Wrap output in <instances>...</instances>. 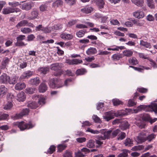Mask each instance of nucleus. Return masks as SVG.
<instances>
[{"label":"nucleus","mask_w":157,"mask_h":157,"mask_svg":"<svg viewBox=\"0 0 157 157\" xmlns=\"http://www.w3.org/2000/svg\"><path fill=\"white\" fill-rule=\"evenodd\" d=\"M147 132L144 131L141 132L137 137V142L141 144L146 141V136Z\"/></svg>","instance_id":"0eeeda50"},{"label":"nucleus","mask_w":157,"mask_h":157,"mask_svg":"<svg viewBox=\"0 0 157 157\" xmlns=\"http://www.w3.org/2000/svg\"><path fill=\"white\" fill-rule=\"evenodd\" d=\"M3 108L6 110L10 109L13 106V104L11 102H8L4 105Z\"/></svg>","instance_id":"49530a36"},{"label":"nucleus","mask_w":157,"mask_h":157,"mask_svg":"<svg viewBox=\"0 0 157 157\" xmlns=\"http://www.w3.org/2000/svg\"><path fill=\"white\" fill-rule=\"evenodd\" d=\"M144 149V146L143 145L135 146L133 147L131 149L132 151H140Z\"/></svg>","instance_id":"4c0bfd02"},{"label":"nucleus","mask_w":157,"mask_h":157,"mask_svg":"<svg viewBox=\"0 0 157 157\" xmlns=\"http://www.w3.org/2000/svg\"><path fill=\"white\" fill-rule=\"evenodd\" d=\"M91 9L92 8L91 7H85L81 9V11L83 13H89L91 12Z\"/></svg>","instance_id":"37998d69"},{"label":"nucleus","mask_w":157,"mask_h":157,"mask_svg":"<svg viewBox=\"0 0 157 157\" xmlns=\"http://www.w3.org/2000/svg\"><path fill=\"white\" fill-rule=\"evenodd\" d=\"M26 95L23 91L18 93L17 95V100L19 101H24L25 99Z\"/></svg>","instance_id":"4468645a"},{"label":"nucleus","mask_w":157,"mask_h":157,"mask_svg":"<svg viewBox=\"0 0 157 157\" xmlns=\"http://www.w3.org/2000/svg\"><path fill=\"white\" fill-rule=\"evenodd\" d=\"M128 150L124 149L123 150L122 153L118 155V157H127L128 156Z\"/></svg>","instance_id":"3c124183"},{"label":"nucleus","mask_w":157,"mask_h":157,"mask_svg":"<svg viewBox=\"0 0 157 157\" xmlns=\"http://www.w3.org/2000/svg\"><path fill=\"white\" fill-rule=\"evenodd\" d=\"M115 116L116 117L119 116L122 117L124 116L129 114H125L124 110H120L114 113Z\"/></svg>","instance_id":"f704fd0d"},{"label":"nucleus","mask_w":157,"mask_h":157,"mask_svg":"<svg viewBox=\"0 0 157 157\" xmlns=\"http://www.w3.org/2000/svg\"><path fill=\"white\" fill-rule=\"evenodd\" d=\"M126 133L123 132H121L117 137V139L118 140H122L125 138L126 137Z\"/></svg>","instance_id":"13d9d810"},{"label":"nucleus","mask_w":157,"mask_h":157,"mask_svg":"<svg viewBox=\"0 0 157 157\" xmlns=\"http://www.w3.org/2000/svg\"><path fill=\"white\" fill-rule=\"evenodd\" d=\"M65 2L68 5L72 6L76 3V0H64Z\"/></svg>","instance_id":"69168bd1"},{"label":"nucleus","mask_w":157,"mask_h":157,"mask_svg":"<svg viewBox=\"0 0 157 157\" xmlns=\"http://www.w3.org/2000/svg\"><path fill=\"white\" fill-rule=\"evenodd\" d=\"M137 91L141 93H146L148 91V89L144 87H139L137 89Z\"/></svg>","instance_id":"680f3d73"},{"label":"nucleus","mask_w":157,"mask_h":157,"mask_svg":"<svg viewBox=\"0 0 157 157\" xmlns=\"http://www.w3.org/2000/svg\"><path fill=\"white\" fill-rule=\"evenodd\" d=\"M45 98L44 97H41L39 99L38 101V105H44L45 103Z\"/></svg>","instance_id":"e2e57ef3"},{"label":"nucleus","mask_w":157,"mask_h":157,"mask_svg":"<svg viewBox=\"0 0 157 157\" xmlns=\"http://www.w3.org/2000/svg\"><path fill=\"white\" fill-rule=\"evenodd\" d=\"M115 114L111 111L105 112L103 116L104 119L108 121L114 118Z\"/></svg>","instance_id":"1a4fd4ad"},{"label":"nucleus","mask_w":157,"mask_h":157,"mask_svg":"<svg viewBox=\"0 0 157 157\" xmlns=\"http://www.w3.org/2000/svg\"><path fill=\"white\" fill-rule=\"evenodd\" d=\"M67 145L64 144H60L57 146V152H61L67 147Z\"/></svg>","instance_id":"58836bf2"},{"label":"nucleus","mask_w":157,"mask_h":157,"mask_svg":"<svg viewBox=\"0 0 157 157\" xmlns=\"http://www.w3.org/2000/svg\"><path fill=\"white\" fill-rule=\"evenodd\" d=\"M9 116L8 114L0 112V121L5 120L8 118Z\"/></svg>","instance_id":"8fccbe9b"},{"label":"nucleus","mask_w":157,"mask_h":157,"mask_svg":"<svg viewBox=\"0 0 157 157\" xmlns=\"http://www.w3.org/2000/svg\"><path fill=\"white\" fill-rule=\"evenodd\" d=\"M85 33V32L84 31L80 30L77 32L76 35L78 37L81 38L84 36Z\"/></svg>","instance_id":"5fc2aeb1"},{"label":"nucleus","mask_w":157,"mask_h":157,"mask_svg":"<svg viewBox=\"0 0 157 157\" xmlns=\"http://www.w3.org/2000/svg\"><path fill=\"white\" fill-rule=\"evenodd\" d=\"M47 86L46 84L42 83L40 85L39 88V91L40 93H44L47 90Z\"/></svg>","instance_id":"412c9836"},{"label":"nucleus","mask_w":157,"mask_h":157,"mask_svg":"<svg viewBox=\"0 0 157 157\" xmlns=\"http://www.w3.org/2000/svg\"><path fill=\"white\" fill-rule=\"evenodd\" d=\"M21 8L23 10H28L31 9L32 6L29 3H24L21 5Z\"/></svg>","instance_id":"393cba45"},{"label":"nucleus","mask_w":157,"mask_h":157,"mask_svg":"<svg viewBox=\"0 0 157 157\" xmlns=\"http://www.w3.org/2000/svg\"><path fill=\"white\" fill-rule=\"evenodd\" d=\"M63 67L62 64L59 63H55L51 65L50 69L55 71L53 75L55 76L61 75L63 73V71L62 69Z\"/></svg>","instance_id":"f03ea898"},{"label":"nucleus","mask_w":157,"mask_h":157,"mask_svg":"<svg viewBox=\"0 0 157 157\" xmlns=\"http://www.w3.org/2000/svg\"><path fill=\"white\" fill-rule=\"evenodd\" d=\"M21 4L18 2L14 1L12 2H9L8 5L10 6L11 8H16V7L19 6Z\"/></svg>","instance_id":"603ef678"},{"label":"nucleus","mask_w":157,"mask_h":157,"mask_svg":"<svg viewBox=\"0 0 157 157\" xmlns=\"http://www.w3.org/2000/svg\"><path fill=\"white\" fill-rule=\"evenodd\" d=\"M121 55L120 53H115L112 56L111 59L113 61H117L120 59L121 58Z\"/></svg>","instance_id":"72a5a7b5"},{"label":"nucleus","mask_w":157,"mask_h":157,"mask_svg":"<svg viewBox=\"0 0 157 157\" xmlns=\"http://www.w3.org/2000/svg\"><path fill=\"white\" fill-rule=\"evenodd\" d=\"M129 124L126 121H125L121 124L120 127V128L122 130H124L128 128L129 127Z\"/></svg>","instance_id":"cd10ccee"},{"label":"nucleus","mask_w":157,"mask_h":157,"mask_svg":"<svg viewBox=\"0 0 157 157\" xmlns=\"http://www.w3.org/2000/svg\"><path fill=\"white\" fill-rule=\"evenodd\" d=\"M82 63V61L81 59H72V65H77L81 63Z\"/></svg>","instance_id":"052dcab7"},{"label":"nucleus","mask_w":157,"mask_h":157,"mask_svg":"<svg viewBox=\"0 0 157 157\" xmlns=\"http://www.w3.org/2000/svg\"><path fill=\"white\" fill-rule=\"evenodd\" d=\"M26 87V84L24 82H18L15 85V89L16 90H22Z\"/></svg>","instance_id":"6ab92c4d"},{"label":"nucleus","mask_w":157,"mask_h":157,"mask_svg":"<svg viewBox=\"0 0 157 157\" xmlns=\"http://www.w3.org/2000/svg\"><path fill=\"white\" fill-rule=\"evenodd\" d=\"M97 52V50L95 48H88L86 51V53L87 55L95 54Z\"/></svg>","instance_id":"473e14b6"},{"label":"nucleus","mask_w":157,"mask_h":157,"mask_svg":"<svg viewBox=\"0 0 157 157\" xmlns=\"http://www.w3.org/2000/svg\"><path fill=\"white\" fill-rule=\"evenodd\" d=\"M136 124L140 129L144 128L146 126V124L141 121H137L136 122Z\"/></svg>","instance_id":"a19ab883"},{"label":"nucleus","mask_w":157,"mask_h":157,"mask_svg":"<svg viewBox=\"0 0 157 157\" xmlns=\"http://www.w3.org/2000/svg\"><path fill=\"white\" fill-rule=\"evenodd\" d=\"M112 101L114 106H117L121 104H123V102L118 99H114L112 100Z\"/></svg>","instance_id":"de8ad7c7"},{"label":"nucleus","mask_w":157,"mask_h":157,"mask_svg":"<svg viewBox=\"0 0 157 157\" xmlns=\"http://www.w3.org/2000/svg\"><path fill=\"white\" fill-rule=\"evenodd\" d=\"M28 106L32 109H36L39 106V105L37 103L32 102L29 103L28 104Z\"/></svg>","instance_id":"ea45409f"},{"label":"nucleus","mask_w":157,"mask_h":157,"mask_svg":"<svg viewBox=\"0 0 157 157\" xmlns=\"http://www.w3.org/2000/svg\"><path fill=\"white\" fill-rule=\"evenodd\" d=\"M120 132V130L119 129H117L113 131L111 133L112 138L115 137Z\"/></svg>","instance_id":"338daca9"},{"label":"nucleus","mask_w":157,"mask_h":157,"mask_svg":"<svg viewBox=\"0 0 157 157\" xmlns=\"http://www.w3.org/2000/svg\"><path fill=\"white\" fill-rule=\"evenodd\" d=\"M132 2L139 7H142L144 3V0H131Z\"/></svg>","instance_id":"bb28decb"},{"label":"nucleus","mask_w":157,"mask_h":157,"mask_svg":"<svg viewBox=\"0 0 157 157\" xmlns=\"http://www.w3.org/2000/svg\"><path fill=\"white\" fill-rule=\"evenodd\" d=\"M60 37L64 40H70L72 39L73 38L72 34H67L66 33H62L60 35Z\"/></svg>","instance_id":"dca6fc26"},{"label":"nucleus","mask_w":157,"mask_h":157,"mask_svg":"<svg viewBox=\"0 0 157 157\" xmlns=\"http://www.w3.org/2000/svg\"><path fill=\"white\" fill-rule=\"evenodd\" d=\"M147 111L151 112L154 111L155 113H157V104L154 103L151 105H149Z\"/></svg>","instance_id":"a211bd4d"},{"label":"nucleus","mask_w":157,"mask_h":157,"mask_svg":"<svg viewBox=\"0 0 157 157\" xmlns=\"http://www.w3.org/2000/svg\"><path fill=\"white\" fill-rule=\"evenodd\" d=\"M129 63L133 65H136L138 64V60L135 57H132L128 59Z\"/></svg>","instance_id":"c9c22d12"},{"label":"nucleus","mask_w":157,"mask_h":157,"mask_svg":"<svg viewBox=\"0 0 157 157\" xmlns=\"http://www.w3.org/2000/svg\"><path fill=\"white\" fill-rule=\"evenodd\" d=\"M86 71L85 68H81L77 69L75 72L77 75H82L85 74L86 72Z\"/></svg>","instance_id":"7c9ffc66"},{"label":"nucleus","mask_w":157,"mask_h":157,"mask_svg":"<svg viewBox=\"0 0 157 157\" xmlns=\"http://www.w3.org/2000/svg\"><path fill=\"white\" fill-rule=\"evenodd\" d=\"M133 14L134 17L138 19L142 18L145 16L144 13L140 10L134 12Z\"/></svg>","instance_id":"9b49d317"},{"label":"nucleus","mask_w":157,"mask_h":157,"mask_svg":"<svg viewBox=\"0 0 157 157\" xmlns=\"http://www.w3.org/2000/svg\"><path fill=\"white\" fill-rule=\"evenodd\" d=\"M156 136V135L154 133L150 134L147 136H146V140H147L148 142H151L155 138Z\"/></svg>","instance_id":"09e8293b"},{"label":"nucleus","mask_w":157,"mask_h":157,"mask_svg":"<svg viewBox=\"0 0 157 157\" xmlns=\"http://www.w3.org/2000/svg\"><path fill=\"white\" fill-rule=\"evenodd\" d=\"M27 44H25L22 41H18V40H17V42L15 44V46L17 47L25 46Z\"/></svg>","instance_id":"4d7b16f0"},{"label":"nucleus","mask_w":157,"mask_h":157,"mask_svg":"<svg viewBox=\"0 0 157 157\" xmlns=\"http://www.w3.org/2000/svg\"><path fill=\"white\" fill-rule=\"evenodd\" d=\"M56 146L54 145H51L48 150L46 153L47 154H51L56 151Z\"/></svg>","instance_id":"e433bc0d"},{"label":"nucleus","mask_w":157,"mask_h":157,"mask_svg":"<svg viewBox=\"0 0 157 157\" xmlns=\"http://www.w3.org/2000/svg\"><path fill=\"white\" fill-rule=\"evenodd\" d=\"M39 12L36 9H33L31 11L28 19L30 20H33L35 19H38Z\"/></svg>","instance_id":"6e6552de"},{"label":"nucleus","mask_w":157,"mask_h":157,"mask_svg":"<svg viewBox=\"0 0 157 157\" xmlns=\"http://www.w3.org/2000/svg\"><path fill=\"white\" fill-rule=\"evenodd\" d=\"M124 144L126 146L131 147L133 144V141L130 138H127L124 140Z\"/></svg>","instance_id":"b1692460"},{"label":"nucleus","mask_w":157,"mask_h":157,"mask_svg":"<svg viewBox=\"0 0 157 157\" xmlns=\"http://www.w3.org/2000/svg\"><path fill=\"white\" fill-rule=\"evenodd\" d=\"M49 68L48 67H41L38 68V71L44 75L46 74L49 71Z\"/></svg>","instance_id":"5701e85b"},{"label":"nucleus","mask_w":157,"mask_h":157,"mask_svg":"<svg viewBox=\"0 0 157 157\" xmlns=\"http://www.w3.org/2000/svg\"><path fill=\"white\" fill-rule=\"evenodd\" d=\"M13 43V40L12 39L8 38L5 43L6 47L12 46Z\"/></svg>","instance_id":"bf43d9fd"},{"label":"nucleus","mask_w":157,"mask_h":157,"mask_svg":"<svg viewBox=\"0 0 157 157\" xmlns=\"http://www.w3.org/2000/svg\"><path fill=\"white\" fill-rule=\"evenodd\" d=\"M147 6L151 9H154L155 8V3L153 0H146Z\"/></svg>","instance_id":"c85d7f7f"},{"label":"nucleus","mask_w":157,"mask_h":157,"mask_svg":"<svg viewBox=\"0 0 157 157\" xmlns=\"http://www.w3.org/2000/svg\"><path fill=\"white\" fill-rule=\"evenodd\" d=\"M40 82V78L38 77H36L31 78L29 81L30 84L35 86H38Z\"/></svg>","instance_id":"ddd939ff"},{"label":"nucleus","mask_w":157,"mask_h":157,"mask_svg":"<svg viewBox=\"0 0 157 157\" xmlns=\"http://www.w3.org/2000/svg\"><path fill=\"white\" fill-rule=\"evenodd\" d=\"M52 31H55L56 30H59L62 28V25L60 24H57L51 27Z\"/></svg>","instance_id":"79ce46f5"},{"label":"nucleus","mask_w":157,"mask_h":157,"mask_svg":"<svg viewBox=\"0 0 157 157\" xmlns=\"http://www.w3.org/2000/svg\"><path fill=\"white\" fill-rule=\"evenodd\" d=\"M86 132H90L91 133L94 134H98L99 133V132L98 130H94L91 129L90 128H88L86 130Z\"/></svg>","instance_id":"0e129e2a"},{"label":"nucleus","mask_w":157,"mask_h":157,"mask_svg":"<svg viewBox=\"0 0 157 157\" xmlns=\"http://www.w3.org/2000/svg\"><path fill=\"white\" fill-rule=\"evenodd\" d=\"M29 112V110L27 108L23 109L19 113H16L14 115H12L11 118L13 120H17L21 117L24 115H28Z\"/></svg>","instance_id":"423d86ee"},{"label":"nucleus","mask_w":157,"mask_h":157,"mask_svg":"<svg viewBox=\"0 0 157 157\" xmlns=\"http://www.w3.org/2000/svg\"><path fill=\"white\" fill-rule=\"evenodd\" d=\"M21 10L19 8H13L11 7H7L4 8L2 11V13L5 15L10 13L20 12Z\"/></svg>","instance_id":"39448f33"},{"label":"nucleus","mask_w":157,"mask_h":157,"mask_svg":"<svg viewBox=\"0 0 157 157\" xmlns=\"http://www.w3.org/2000/svg\"><path fill=\"white\" fill-rule=\"evenodd\" d=\"M112 132V130H109L103 132V136L106 140L112 138L111 134Z\"/></svg>","instance_id":"a878e982"},{"label":"nucleus","mask_w":157,"mask_h":157,"mask_svg":"<svg viewBox=\"0 0 157 157\" xmlns=\"http://www.w3.org/2000/svg\"><path fill=\"white\" fill-rule=\"evenodd\" d=\"M123 53L124 56L130 57L132 55L133 52L131 50H126L123 51Z\"/></svg>","instance_id":"2f4dec72"},{"label":"nucleus","mask_w":157,"mask_h":157,"mask_svg":"<svg viewBox=\"0 0 157 157\" xmlns=\"http://www.w3.org/2000/svg\"><path fill=\"white\" fill-rule=\"evenodd\" d=\"M13 125L15 126H17L21 131L31 128L34 127L31 121H29L28 123L23 121L20 122H17L14 123Z\"/></svg>","instance_id":"7ed1b4c3"},{"label":"nucleus","mask_w":157,"mask_h":157,"mask_svg":"<svg viewBox=\"0 0 157 157\" xmlns=\"http://www.w3.org/2000/svg\"><path fill=\"white\" fill-rule=\"evenodd\" d=\"M141 118L143 120L145 121H149L151 119L150 115L147 113L144 114L142 116Z\"/></svg>","instance_id":"a18cd8bd"},{"label":"nucleus","mask_w":157,"mask_h":157,"mask_svg":"<svg viewBox=\"0 0 157 157\" xmlns=\"http://www.w3.org/2000/svg\"><path fill=\"white\" fill-rule=\"evenodd\" d=\"M99 9H103L105 5L104 0H93Z\"/></svg>","instance_id":"2eb2a0df"},{"label":"nucleus","mask_w":157,"mask_h":157,"mask_svg":"<svg viewBox=\"0 0 157 157\" xmlns=\"http://www.w3.org/2000/svg\"><path fill=\"white\" fill-rule=\"evenodd\" d=\"M17 82L15 78H10V76L3 73L0 76V83L7 84H14Z\"/></svg>","instance_id":"f257e3e1"},{"label":"nucleus","mask_w":157,"mask_h":157,"mask_svg":"<svg viewBox=\"0 0 157 157\" xmlns=\"http://www.w3.org/2000/svg\"><path fill=\"white\" fill-rule=\"evenodd\" d=\"M36 89L34 88L29 87L25 89V92L26 93L29 94H32L34 93V91Z\"/></svg>","instance_id":"6e6d98bb"},{"label":"nucleus","mask_w":157,"mask_h":157,"mask_svg":"<svg viewBox=\"0 0 157 157\" xmlns=\"http://www.w3.org/2000/svg\"><path fill=\"white\" fill-rule=\"evenodd\" d=\"M94 141L92 140H90L87 143L86 146L89 148H93L94 147Z\"/></svg>","instance_id":"864d4df0"},{"label":"nucleus","mask_w":157,"mask_h":157,"mask_svg":"<svg viewBox=\"0 0 157 157\" xmlns=\"http://www.w3.org/2000/svg\"><path fill=\"white\" fill-rule=\"evenodd\" d=\"M139 95V94L138 93L136 92L134 93V96L133 97V99H129L127 105L128 106L132 107L135 105L136 104V102H135L134 100L136 99V98Z\"/></svg>","instance_id":"f8f14e48"},{"label":"nucleus","mask_w":157,"mask_h":157,"mask_svg":"<svg viewBox=\"0 0 157 157\" xmlns=\"http://www.w3.org/2000/svg\"><path fill=\"white\" fill-rule=\"evenodd\" d=\"M21 31L24 34H28L32 32V29H31L27 27L21 28Z\"/></svg>","instance_id":"c03bdc74"},{"label":"nucleus","mask_w":157,"mask_h":157,"mask_svg":"<svg viewBox=\"0 0 157 157\" xmlns=\"http://www.w3.org/2000/svg\"><path fill=\"white\" fill-rule=\"evenodd\" d=\"M48 6L45 4H42L39 7L40 10L42 12H44L47 10Z\"/></svg>","instance_id":"774afa93"},{"label":"nucleus","mask_w":157,"mask_h":157,"mask_svg":"<svg viewBox=\"0 0 157 157\" xmlns=\"http://www.w3.org/2000/svg\"><path fill=\"white\" fill-rule=\"evenodd\" d=\"M50 87L52 88H59L62 87L63 85L60 80L56 78H53L51 79L49 83Z\"/></svg>","instance_id":"20e7f679"},{"label":"nucleus","mask_w":157,"mask_h":157,"mask_svg":"<svg viewBox=\"0 0 157 157\" xmlns=\"http://www.w3.org/2000/svg\"><path fill=\"white\" fill-rule=\"evenodd\" d=\"M27 23V20H23L18 22L16 25V27L19 28L22 26H26Z\"/></svg>","instance_id":"c756f323"},{"label":"nucleus","mask_w":157,"mask_h":157,"mask_svg":"<svg viewBox=\"0 0 157 157\" xmlns=\"http://www.w3.org/2000/svg\"><path fill=\"white\" fill-rule=\"evenodd\" d=\"M33 74V72L29 70L24 72L20 77V79L21 80L28 78L31 76Z\"/></svg>","instance_id":"9d476101"},{"label":"nucleus","mask_w":157,"mask_h":157,"mask_svg":"<svg viewBox=\"0 0 157 157\" xmlns=\"http://www.w3.org/2000/svg\"><path fill=\"white\" fill-rule=\"evenodd\" d=\"M63 4V2L62 0H56L52 4V7L56 8L59 6H62Z\"/></svg>","instance_id":"4be33fe9"},{"label":"nucleus","mask_w":157,"mask_h":157,"mask_svg":"<svg viewBox=\"0 0 157 157\" xmlns=\"http://www.w3.org/2000/svg\"><path fill=\"white\" fill-rule=\"evenodd\" d=\"M140 46H143L144 47L146 48L150 49L151 47V46L150 43L142 40H140Z\"/></svg>","instance_id":"aec40b11"},{"label":"nucleus","mask_w":157,"mask_h":157,"mask_svg":"<svg viewBox=\"0 0 157 157\" xmlns=\"http://www.w3.org/2000/svg\"><path fill=\"white\" fill-rule=\"evenodd\" d=\"M7 91V89L3 85L0 86V98H2L6 94Z\"/></svg>","instance_id":"f3484780"}]
</instances>
